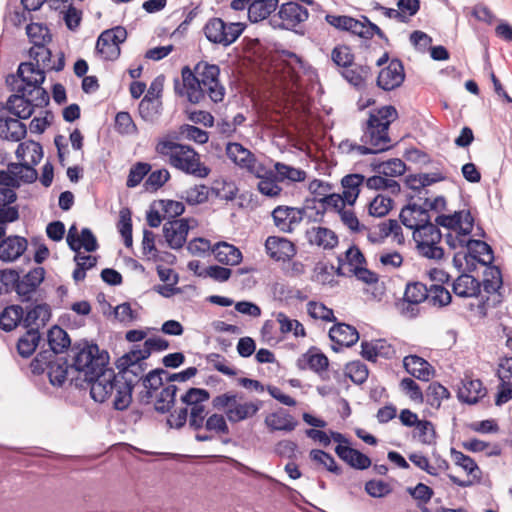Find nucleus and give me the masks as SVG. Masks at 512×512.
Returning a JSON list of instances; mask_svg holds the SVG:
<instances>
[{"mask_svg":"<svg viewBox=\"0 0 512 512\" xmlns=\"http://www.w3.org/2000/svg\"><path fill=\"white\" fill-rule=\"evenodd\" d=\"M72 351L73 367L79 375L84 374V378H72L74 386L79 389L89 387L92 399L100 403L105 402L116 390L112 401L114 409H126L132 401L134 380L125 375L123 383L118 381L115 371L107 367L110 361L108 351L100 350L96 343L88 340L75 344Z\"/></svg>","mask_w":512,"mask_h":512,"instance_id":"nucleus-1","label":"nucleus"},{"mask_svg":"<svg viewBox=\"0 0 512 512\" xmlns=\"http://www.w3.org/2000/svg\"><path fill=\"white\" fill-rule=\"evenodd\" d=\"M220 68L207 61H199L192 70L184 66L181 70L182 82L174 79V91L179 96H187L192 104L205 100L206 94L214 103L223 101L226 90L219 81Z\"/></svg>","mask_w":512,"mask_h":512,"instance_id":"nucleus-2","label":"nucleus"},{"mask_svg":"<svg viewBox=\"0 0 512 512\" xmlns=\"http://www.w3.org/2000/svg\"><path fill=\"white\" fill-rule=\"evenodd\" d=\"M398 118V112L392 105L383 106L369 112V117L363 126L361 142L369 146L383 148L389 145L390 125Z\"/></svg>","mask_w":512,"mask_h":512,"instance_id":"nucleus-3","label":"nucleus"},{"mask_svg":"<svg viewBox=\"0 0 512 512\" xmlns=\"http://www.w3.org/2000/svg\"><path fill=\"white\" fill-rule=\"evenodd\" d=\"M127 30L123 26H116L104 30L96 42V52L106 61H115L121 54L120 44L127 39Z\"/></svg>","mask_w":512,"mask_h":512,"instance_id":"nucleus-4","label":"nucleus"},{"mask_svg":"<svg viewBox=\"0 0 512 512\" xmlns=\"http://www.w3.org/2000/svg\"><path fill=\"white\" fill-rule=\"evenodd\" d=\"M184 147L182 150L171 152L169 163L186 174L200 178L207 177L210 169L200 162L199 154L188 145Z\"/></svg>","mask_w":512,"mask_h":512,"instance_id":"nucleus-5","label":"nucleus"},{"mask_svg":"<svg viewBox=\"0 0 512 512\" xmlns=\"http://www.w3.org/2000/svg\"><path fill=\"white\" fill-rule=\"evenodd\" d=\"M22 269H19V280L16 285V294L21 303H29L33 300V295L37 292L38 287L45 279V269L43 267H35L28 273L24 274Z\"/></svg>","mask_w":512,"mask_h":512,"instance_id":"nucleus-6","label":"nucleus"},{"mask_svg":"<svg viewBox=\"0 0 512 512\" xmlns=\"http://www.w3.org/2000/svg\"><path fill=\"white\" fill-rule=\"evenodd\" d=\"M405 79L404 66L400 59L394 58L378 74L376 85L384 91H391L402 85Z\"/></svg>","mask_w":512,"mask_h":512,"instance_id":"nucleus-7","label":"nucleus"},{"mask_svg":"<svg viewBox=\"0 0 512 512\" xmlns=\"http://www.w3.org/2000/svg\"><path fill=\"white\" fill-rule=\"evenodd\" d=\"M308 16V10L305 7L296 2L289 1L280 6L278 17L281 22L275 24V26L281 29L293 30L297 25L306 21Z\"/></svg>","mask_w":512,"mask_h":512,"instance_id":"nucleus-8","label":"nucleus"},{"mask_svg":"<svg viewBox=\"0 0 512 512\" xmlns=\"http://www.w3.org/2000/svg\"><path fill=\"white\" fill-rule=\"evenodd\" d=\"M487 395V389L484 387L480 379H472L466 376L461 381V386L458 388V399L466 404L473 405L476 403L489 404V400L484 401Z\"/></svg>","mask_w":512,"mask_h":512,"instance_id":"nucleus-9","label":"nucleus"},{"mask_svg":"<svg viewBox=\"0 0 512 512\" xmlns=\"http://www.w3.org/2000/svg\"><path fill=\"white\" fill-rule=\"evenodd\" d=\"M189 229V220L187 218L170 220L165 223L163 225V234L168 246L175 250L182 248L187 241Z\"/></svg>","mask_w":512,"mask_h":512,"instance_id":"nucleus-10","label":"nucleus"},{"mask_svg":"<svg viewBox=\"0 0 512 512\" xmlns=\"http://www.w3.org/2000/svg\"><path fill=\"white\" fill-rule=\"evenodd\" d=\"M402 425L413 427L412 437L425 445H432L436 440V431L432 422L420 418H399Z\"/></svg>","mask_w":512,"mask_h":512,"instance_id":"nucleus-11","label":"nucleus"},{"mask_svg":"<svg viewBox=\"0 0 512 512\" xmlns=\"http://www.w3.org/2000/svg\"><path fill=\"white\" fill-rule=\"evenodd\" d=\"M267 254L276 261L290 260L296 254L295 245L288 239L269 236L265 241Z\"/></svg>","mask_w":512,"mask_h":512,"instance_id":"nucleus-12","label":"nucleus"},{"mask_svg":"<svg viewBox=\"0 0 512 512\" xmlns=\"http://www.w3.org/2000/svg\"><path fill=\"white\" fill-rule=\"evenodd\" d=\"M24 308L22 326L26 329L33 328L32 325L36 324L38 320L42 322V325H46L52 317L51 307L47 303H38V298L33 299Z\"/></svg>","mask_w":512,"mask_h":512,"instance_id":"nucleus-13","label":"nucleus"},{"mask_svg":"<svg viewBox=\"0 0 512 512\" xmlns=\"http://www.w3.org/2000/svg\"><path fill=\"white\" fill-rule=\"evenodd\" d=\"M28 246L27 239L18 235L5 237L0 242V260L13 262L24 254Z\"/></svg>","mask_w":512,"mask_h":512,"instance_id":"nucleus-14","label":"nucleus"},{"mask_svg":"<svg viewBox=\"0 0 512 512\" xmlns=\"http://www.w3.org/2000/svg\"><path fill=\"white\" fill-rule=\"evenodd\" d=\"M69 373L77 374L71 378H76L79 376V373L73 367V363L69 365L66 357L57 358L54 363L47 367L49 381L53 386L61 387L66 381ZM80 377L84 378V374L82 373ZM70 384L74 385L72 383V379H70Z\"/></svg>","mask_w":512,"mask_h":512,"instance_id":"nucleus-15","label":"nucleus"},{"mask_svg":"<svg viewBox=\"0 0 512 512\" xmlns=\"http://www.w3.org/2000/svg\"><path fill=\"white\" fill-rule=\"evenodd\" d=\"M329 366L327 356L322 353L317 347L312 346L306 353L302 354L297 360V367L300 370L309 368L310 370L322 375Z\"/></svg>","mask_w":512,"mask_h":512,"instance_id":"nucleus-16","label":"nucleus"},{"mask_svg":"<svg viewBox=\"0 0 512 512\" xmlns=\"http://www.w3.org/2000/svg\"><path fill=\"white\" fill-rule=\"evenodd\" d=\"M150 355V351L148 347L145 346V343L143 344V348H140L139 345H134L129 352L122 355L115 362L121 378H125L129 368L136 366L138 363H143L142 361L148 359Z\"/></svg>","mask_w":512,"mask_h":512,"instance_id":"nucleus-17","label":"nucleus"},{"mask_svg":"<svg viewBox=\"0 0 512 512\" xmlns=\"http://www.w3.org/2000/svg\"><path fill=\"white\" fill-rule=\"evenodd\" d=\"M467 256L483 266H494V251L488 243L480 239H468L466 243Z\"/></svg>","mask_w":512,"mask_h":512,"instance_id":"nucleus-18","label":"nucleus"},{"mask_svg":"<svg viewBox=\"0 0 512 512\" xmlns=\"http://www.w3.org/2000/svg\"><path fill=\"white\" fill-rule=\"evenodd\" d=\"M337 456L346 462L350 467L358 470H365L371 466V459L361 451L347 445L335 447Z\"/></svg>","mask_w":512,"mask_h":512,"instance_id":"nucleus-19","label":"nucleus"},{"mask_svg":"<svg viewBox=\"0 0 512 512\" xmlns=\"http://www.w3.org/2000/svg\"><path fill=\"white\" fill-rule=\"evenodd\" d=\"M329 338L337 345L352 347L359 340V333L352 325L337 323L330 328Z\"/></svg>","mask_w":512,"mask_h":512,"instance_id":"nucleus-20","label":"nucleus"},{"mask_svg":"<svg viewBox=\"0 0 512 512\" xmlns=\"http://www.w3.org/2000/svg\"><path fill=\"white\" fill-rule=\"evenodd\" d=\"M403 366L409 374L422 381H429L434 372L431 364L418 355L406 356L403 359Z\"/></svg>","mask_w":512,"mask_h":512,"instance_id":"nucleus-21","label":"nucleus"},{"mask_svg":"<svg viewBox=\"0 0 512 512\" xmlns=\"http://www.w3.org/2000/svg\"><path fill=\"white\" fill-rule=\"evenodd\" d=\"M27 135V127L17 117L0 118V138L19 142Z\"/></svg>","mask_w":512,"mask_h":512,"instance_id":"nucleus-22","label":"nucleus"},{"mask_svg":"<svg viewBox=\"0 0 512 512\" xmlns=\"http://www.w3.org/2000/svg\"><path fill=\"white\" fill-rule=\"evenodd\" d=\"M452 290L459 297H477L481 292V282L472 275L463 273L453 282Z\"/></svg>","mask_w":512,"mask_h":512,"instance_id":"nucleus-23","label":"nucleus"},{"mask_svg":"<svg viewBox=\"0 0 512 512\" xmlns=\"http://www.w3.org/2000/svg\"><path fill=\"white\" fill-rule=\"evenodd\" d=\"M226 154L235 164L254 172L256 163L255 156L242 144L237 142L228 143L226 146Z\"/></svg>","mask_w":512,"mask_h":512,"instance_id":"nucleus-24","label":"nucleus"},{"mask_svg":"<svg viewBox=\"0 0 512 512\" xmlns=\"http://www.w3.org/2000/svg\"><path fill=\"white\" fill-rule=\"evenodd\" d=\"M364 175L359 173H353L345 175L341 179V185L343 187V198L344 202L350 206H353L359 197L361 186L366 183Z\"/></svg>","mask_w":512,"mask_h":512,"instance_id":"nucleus-25","label":"nucleus"},{"mask_svg":"<svg viewBox=\"0 0 512 512\" xmlns=\"http://www.w3.org/2000/svg\"><path fill=\"white\" fill-rule=\"evenodd\" d=\"M308 242L324 249H333L338 245V236L334 231L325 227H312L306 231Z\"/></svg>","mask_w":512,"mask_h":512,"instance_id":"nucleus-26","label":"nucleus"},{"mask_svg":"<svg viewBox=\"0 0 512 512\" xmlns=\"http://www.w3.org/2000/svg\"><path fill=\"white\" fill-rule=\"evenodd\" d=\"M83 340L84 339H81L72 344L68 333L58 325H54L47 333L48 345L54 352L63 353L70 348L72 357L74 356L72 351L73 346Z\"/></svg>","mask_w":512,"mask_h":512,"instance_id":"nucleus-27","label":"nucleus"},{"mask_svg":"<svg viewBox=\"0 0 512 512\" xmlns=\"http://www.w3.org/2000/svg\"><path fill=\"white\" fill-rule=\"evenodd\" d=\"M436 223L433 224L431 222V217L427 216L424 218H420L415 225H413V238L414 240H428V241H436L440 242L442 239V233Z\"/></svg>","mask_w":512,"mask_h":512,"instance_id":"nucleus-28","label":"nucleus"},{"mask_svg":"<svg viewBox=\"0 0 512 512\" xmlns=\"http://www.w3.org/2000/svg\"><path fill=\"white\" fill-rule=\"evenodd\" d=\"M371 74L370 66L356 64L355 62L341 72L343 78L358 90L365 88L366 81L371 77Z\"/></svg>","mask_w":512,"mask_h":512,"instance_id":"nucleus-29","label":"nucleus"},{"mask_svg":"<svg viewBox=\"0 0 512 512\" xmlns=\"http://www.w3.org/2000/svg\"><path fill=\"white\" fill-rule=\"evenodd\" d=\"M17 76L28 87H38L45 82V72L36 68L34 62H22L17 69Z\"/></svg>","mask_w":512,"mask_h":512,"instance_id":"nucleus-30","label":"nucleus"},{"mask_svg":"<svg viewBox=\"0 0 512 512\" xmlns=\"http://www.w3.org/2000/svg\"><path fill=\"white\" fill-rule=\"evenodd\" d=\"M278 0H252L248 7V19L258 23L268 18L278 7Z\"/></svg>","mask_w":512,"mask_h":512,"instance_id":"nucleus-31","label":"nucleus"},{"mask_svg":"<svg viewBox=\"0 0 512 512\" xmlns=\"http://www.w3.org/2000/svg\"><path fill=\"white\" fill-rule=\"evenodd\" d=\"M212 252L215 259L225 265H237L242 260L241 251L232 244L219 242L213 248Z\"/></svg>","mask_w":512,"mask_h":512,"instance_id":"nucleus-32","label":"nucleus"},{"mask_svg":"<svg viewBox=\"0 0 512 512\" xmlns=\"http://www.w3.org/2000/svg\"><path fill=\"white\" fill-rule=\"evenodd\" d=\"M41 341V334L39 328L27 329L17 341V352L22 358L31 357Z\"/></svg>","mask_w":512,"mask_h":512,"instance_id":"nucleus-33","label":"nucleus"},{"mask_svg":"<svg viewBox=\"0 0 512 512\" xmlns=\"http://www.w3.org/2000/svg\"><path fill=\"white\" fill-rule=\"evenodd\" d=\"M24 307L13 304L5 307L0 313V328L5 332L13 331L18 325H22Z\"/></svg>","mask_w":512,"mask_h":512,"instance_id":"nucleus-34","label":"nucleus"},{"mask_svg":"<svg viewBox=\"0 0 512 512\" xmlns=\"http://www.w3.org/2000/svg\"><path fill=\"white\" fill-rule=\"evenodd\" d=\"M225 31V22L217 17L209 19L203 28V32L208 41L223 46L224 42H227Z\"/></svg>","mask_w":512,"mask_h":512,"instance_id":"nucleus-35","label":"nucleus"},{"mask_svg":"<svg viewBox=\"0 0 512 512\" xmlns=\"http://www.w3.org/2000/svg\"><path fill=\"white\" fill-rule=\"evenodd\" d=\"M26 34L33 48H39L52 41V35L48 27L42 23L31 22L26 26Z\"/></svg>","mask_w":512,"mask_h":512,"instance_id":"nucleus-36","label":"nucleus"},{"mask_svg":"<svg viewBox=\"0 0 512 512\" xmlns=\"http://www.w3.org/2000/svg\"><path fill=\"white\" fill-rule=\"evenodd\" d=\"M445 179L446 177L441 173H421L407 176L406 184L410 189L420 192L421 189Z\"/></svg>","mask_w":512,"mask_h":512,"instance_id":"nucleus-37","label":"nucleus"},{"mask_svg":"<svg viewBox=\"0 0 512 512\" xmlns=\"http://www.w3.org/2000/svg\"><path fill=\"white\" fill-rule=\"evenodd\" d=\"M256 177L260 178L257 188L260 193L268 197H275L280 194L282 188L277 185L278 178L273 171H266L261 175L259 171L255 172Z\"/></svg>","mask_w":512,"mask_h":512,"instance_id":"nucleus-38","label":"nucleus"},{"mask_svg":"<svg viewBox=\"0 0 512 512\" xmlns=\"http://www.w3.org/2000/svg\"><path fill=\"white\" fill-rule=\"evenodd\" d=\"M428 287L422 282H408L404 292V301L410 305H417L428 299Z\"/></svg>","mask_w":512,"mask_h":512,"instance_id":"nucleus-39","label":"nucleus"},{"mask_svg":"<svg viewBox=\"0 0 512 512\" xmlns=\"http://www.w3.org/2000/svg\"><path fill=\"white\" fill-rule=\"evenodd\" d=\"M177 391L178 387L174 384L164 387L157 397L154 410L162 414L169 412L174 406Z\"/></svg>","mask_w":512,"mask_h":512,"instance_id":"nucleus-40","label":"nucleus"},{"mask_svg":"<svg viewBox=\"0 0 512 512\" xmlns=\"http://www.w3.org/2000/svg\"><path fill=\"white\" fill-rule=\"evenodd\" d=\"M451 457L454 463L463 468L473 479L480 480L481 470L474 459L454 448L451 449Z\"/></svg>","mask_w":512,"mask_h":512,"instance_id":"nucleus-41","label":"nucleus"},{"mask_svg":"<svg viewBox=\"0 0 512 512\" xmlns=\"http://www.w3.org/2000/svg\"><path fill=\"white\" fill-rule=\"evenodd\" d=\"M394 205V200L388 196H384L383 194H378L368 205V213L373 217H384L386 216L392 209Z\"/></svg>","mask_w":512,"mask_h":512,"instance_id":"nucleus-42","label":"nucleus"},{"mask_svg":"<svg viewBox=\"0 0 512 512\" xmlns=\"http://www.w3.org/2000/svg\"><path fill=\"white\" fill-rule=\"evenodd\" d=\"M274 168L278 181L290 180L292 182H302L306 178V172L304 170L294 168L281 162H276Z\"/></svg>","mask_w":512,"mask_h":512,"instance_id":"nucleus-43","label":"nucleus"},{"mask_svg":"<svg viewBox=\"0 0 512 512\" xmlns=\"http://www.w3.org/2000/svg\"><path fill=\"white\" fill-rule=\"evenodd\" d=\"M209 194L210 188L201 184L182 192L178 197L185 200L189 205H197L205 203L208 200Z\"/></svg>","mask_w":512,"mask_h":512,"instance_id":"nucleus-44","label":"nucleus"},{"mask_svg":"<svg viewBox=\"0 0 512 512\" xmlns=\"http://www.w3.org/2000/svg\"><path fill=\"white\" fill-rule=\"evenodd\" d=\"M366 186L371 190H389L392 195H398L401 191V186L396 180L387 179L380 175L367 178Z\"/></svg>","mask_w":512,"mask_h":512,"instance_id":"nucleus-45","label":"nucleus"},{"mask_svg":"<svg viewBox=\"0 0 512 512\" xmlns=\"http://www.w3.org/2000/svg\"><path fill=\"white\" fill-rule=\"evenodd\" d=\"M449 396L448 389L438 382L430 383L425 393L427 404L436 409L440 407L441 401Z\"/></svg>","mask_w":512,"mask_h":512,"instance_id":"nucleus-46","label":"nucleus"},{"mask_svg":"<svg viewBox=\"0 0 512 512\" xmlns=\"http://www.w3.org/2000/svg\"><path fill=\"white\" fill-rule=\"evenodd\" d=\"M488 270L484 272L483 285L484 291L487 293H495L502 286V274L498 266L487 267Z\"/></svg>","mask_w":512,"mask_h":512,"instance_id":"nucleus-47","label":"nucleus"},{"mask_svg":"<svg viewBox=\"0 0 512 512\" xmlns=\"http://www.w3.org/2000/svg\"><path fill=\"white\" fill-rule=\"evenodd\" d=\"M331 59L338 67L349 68L353 65L355 56L347 45H337L331 52Z\"/></svg>","mask_w":512,"mask_h":512,"instance_id":"nucleus-48","label":"nucleus"},{"mask_svg":"<svg viewBox=\"0 0 512 512\" xmlns=\"http://www.w3.org/2000/svg\"><path fill=\"white\" fill-rule=\"evenodd\" d=\"M238 192V188L233 182L215 181L213 186L210 188V193L219 199L232 201L235 199Z\"/></svg>","mask_w":512,"mask_h":512,"instance_id":"nucleus-49","label":"nucleus"},{"mask_svg":"<svg viewBox=\"0 0 512 512\" xmlns=\"http://www.w3.org/2000/svg\"><path fill=\"white\" fill-rule=\"evenodd\" d=\"M416 248L420 255L428 259L441 260L444 257V250L438 246L439 242L428 240H415Z\"/></svg>","mask_w":512,"mask_h":512,"instance_id":"nucleus-50","label":"nucleus"},{"mask_svg":"<svg viewBox=\"0 0 512 512\" xmlns=\"http://www.w3.org/2000/svg\"><path fill=\"white\" fill-rule=\"evenodd\" d=\"M428 294L427 300L434 306L444 307L450 304L452 300L450 292L441 284L431 285Z\"/></svg>","mask_w":512,"mask_h":512,"instance_id":"nucleus-51","label":"nucleus"},{"mask_svg":"<svg viewBox=\"0 0 512 512\" xmlns=\"http://www.w3.org/2000/svg\"><path fill=\"white\" fill-rule=\"evenodd\" d=\"M345 373L353 383L362 384L367 380L369 371L363 362L352 361L346 364Z\"/></svg>","mask_w":512,"mask_h":512,"instance_id":"nucleus-52","label":"nucleus"},{"mask_svg":"<svg viewBox=\"0 0 512 512\" xmlns=\"http://www.w3.org/2000/svg\"><path fill=\"white\" fill-rule=\"evenodd\" d=\"M170 179V173L167 169H159L149 174L144 182L146 191L156 192Z\"/></svg>","mask_w":512,"mask_h":512,"instance_id":"nucleus-53","label":"nucleus"},{"mask_svg":"<svg viewBox=\"0 0 512 512\" xmlns=\"http://www.w3.org/2000/svg\"><path fill=\"white\" fill-rule=\"evenodd\" d=\"M151 165L145 162H137L129 171L126 186L134 188L141 183L144 177L150 172Z\"/></svg>","mask_w":512,"mask_h":512,"instance_id":"nucleus-54","label":"nucleus"},{"mask_svg":"<svg viewBox=\"0 0 512 512\" xmlns=\"http://www.w3.org/2000/svg\"><path fill=\"white\" fill-rule=\"evenodd\" d=\"M29 56L35 61L36 68H41L45 71V69L49 70V67H51L52 52L45 45L39 48H30Z\"/></svg>","mask_w":512,"mask_h":512,"instance_id":"nucleus-55","label":"nucleus"},{"mask_svg":"<svg viewBox=\"0 0 512 512\" xmlns=\"http://www.w3.org/2000/svg\"><path fill=\"white\" fill-rule=\"evenodd\" d=\"M406 211H410L411 213H417L419 216L418 220L420 218L430 216L429 212H428V208L426 206H424V203L422 205H418L416 203L409 202L407 205H405L401 209V212L399 214V219H400L401 223L408 229H412L413 225H415V223H412L411 220L405 215Z\"/></svg>","mask_w":512,"mask_h":512,"instance_id":"nucleus-56","label":"nucleus"},{"mask_svg":"<svg viewBox=\"0 0 512 512\" xmlns=\"http://www.w3.org/2000/svg\"><path fill=\"white\" fill-rule=\"evenodd\" d=\"M308 313L314 319H321L326 322L336 321L333 310L326 307L323 303L310 301L308 303Z\"/></svg>","mask_w":512,"mask_h":512,"instance_id":"nucleus-57","label":"nucleus"},{"mask_svg":"<svg viewBox=\"0 0 512 512\" xmlns=\"http://www.w3.org/2000/svg\"><path fill=\"white\" fill-rule=\"evenodd\" d=\"M18 280L19 270L11 268L0 270V282L1 286H3V294H8L12 291L16 292Z\"/></svg>","mask_w":512,"mask_h":512,"instance_id":"nucleus-58","label":"nucleus"},{"mask_svg":"<svg viewBox=\"0 0 512 512\" xmlns=\"http://www.w3.org/2000/svg\"><path fill=\"white\" fill-rule=\"evenodd\" d=\"M167 374L168 372L163 368L153 369L142 378V385L144 388L156 391L163 385L162 376Z\"/></svg>","mask_w":512,"mask_h":512,"instance_id":"nucleus-59","label":"nucleus"},{"mask_svg":"<svg viewBox=\"0 0 512 512\" xmlns=\"http://www.w3.org/2000/svg\"><path fill=\"white\" fill-rule=\"evenodd\" d=\"M115 128L120 134H133L137 127L128 112L121 111L116 114Z\"/></svg>","mask_w":512,"mask_h":512,"instance_id":"nucleus-60","label":"nucleus"},{"mask_svg":"<svg viewBox=\"0 0 512 512\" xmlns=\"http://www.w3.org/2000/svg\"><path fill=\"white\" fill-rule=\"evenodd\" d=\"M180 134L184 135L186 139L192 140L198 144H205L209 139L207 131L189 124H183L180 127Z\"/></svg>","mask_w":512,"mask_h":512,"instance_id":"nucleus-61","label":"nucleus"},{"mask_svg":"<svg viewBox=\"0 0 512 512\" xmlns=\"http://www.w3.org/2000/svg\"><path fill=\"white\" fill-rule=\"evenodd\" d=\"M210 394L203 388H189L185 394L181 396V402L186 406L192 404H199L209 400Z\"/></svg>","mask_w":512,"mask_h":512,"instance_id":"nucleus-62","label":"nucleus"},{"mask_svg":"<svg viewBox=\"0 0 512 512\" xmlns=\"http://www.w3.org/2000/svg\"><path fill=\"white\" fill-rule=\"evenodd\" d=\"M232 275V270L219 265H210L203 269L200 277H210L217 282H226Z\"/></svg>","mask_w":512,"mask_h":512,"instance_id":"nucleus-63","label":"nucleus"},{"mask_svg":"<svg viewBox=\"0 0 512 512\" xmlns=\"http://www.w3.org/2000/svg\"><path fill=\"white\" fill-rule=\"evenodd\" d=\"M365 491L373 498H382L392 492L390 485L382 480H369L365 483Z\"/></svg>","mask_w":512,"mask_h":512,"instance_id":"nucleus-64","label":"nucleus"}]
</instances>
